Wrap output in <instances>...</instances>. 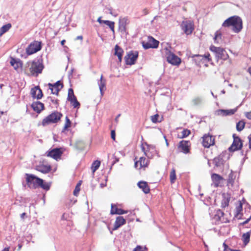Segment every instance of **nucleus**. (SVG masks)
<instances>
[{"mask_svg": "<svg viewBox=\"0 0 251 251\" xmlns=\"http://www.w3.org/2000/svg\"><path fill=\"white\" fill-rule=\"evenodd\" d=\"M249 148L251 149V138L249 137Z\"/></svg>", "mask_w": 251, "mask_h": 251, "instance_id": "63", "label": "nucleus"}, {"mask_svg": "<svg viewBox=\"0 0 251 251\" xmlns=\"http://www.w3.org/2000/svg\"><path fill=\"white\" fill-rule=\"evenodd\" d=\"M138 53L137 51L127 54L125 57L126 64L130 65L134 64L138 58Z\"/></svg>", "mask_w": 251, "mask_h": 251, "instance_id": "15", "label": "nucleus"}, {"mask_svg": "<svg viewBox=\"0 0 251 251\" xmlns=\"http://www.w3.org/2000/svg\"><path fill=\"white\" fill-rule=\"evenodd\" d=\"M75 146L77 150H82L84 148L85 144L82 141H77L75 143Z\"/></svg>", "mask_w": 251, "mask_h": 251, "instance_id": "39", "label": "nucleus"}, {"mask_svg": "<svg viewBox=\"0 0 251 251\" xmlns=\"http://www.w3.org/2000/svg\"><path fill=\"white\" fill-rule=\"evenodd\" d=\"M12 25L10 23H8L3 25L0 28V37L4 33L7 32L11 27Z\"/></svg>", "mask_w": 251, "mask_h": 251, "instance_id": "29", "label": "nucleus"}, {"mask_svg": "<svg viewBox=\"0 0 251 251\" xmlns=\"http://www.w3.org/2000/svg\"><path fill=\"white\" fill-rule=\"evenodd\" d=\"M48 99L50 100L51 102L56 106L57 107L58 105V100L57 99H53L51 97H48Z\"/></svg>", "mask_w": 251, "mask_h": 251, "instance_id": "46", "label": "nucleus"}, {"mask_svg": "<svg viewBox=\"0 0 251 251\" xmlns=\"http://www.w3.org/2000/svg\"><path fill=\"white\" fill-rule=\"evenodd\" d=\"M232 173H231L228 175V178L227 181L228 183H231L232 181Z\"/></svg>", "mask_w": 251, "mask_h": 251, "instance_id": "53", "label": "nucleus"}, {"mask_svg": "<svg viewBox=\"0 0 251 251\" xmlns=\"http://www.w3.org/2000/svg\"><path fill=\"white\" fill-rule=\"evenodd\" d=\"M26 67L28 68L32 75H35L36 76L41 74L44 68L43 64L38 60L28 61L26 64Z\"/></svg>", "mask_w": 251, "mask_h": 251, "instance_id": "3", "label": "nucleus"}, {"mask_svg": "<svg viewBox=\"0 0 251 251\" xmlns=\"http://www.w3.org/2000/svg\"><path fill=\"white\" fill-rule=\"evenodd\" d=\"M224 213L220 209H218L216 211V213L215 214L214 218L216 221H221V218L223 217Z\"/></svg>", "mask_w": 251, "mask_h": 251, "instance_id": "34", "label": "nucleus"}, {"mask_svg": "<svg viewBox=\"0 0 251 251\" xmlns=\"http://www.w3.org/2000/svg\"><path fill=\"white\" fill-rule=\"evenodd\" d=\"M48 85L49 86L50 89L51 91V93L57 96L58 95L59 91L63 86V84L60 82V81H57L53 84L51 83H49Z\"/></svg>", "mask_w": 251, "mask_h": 251, "instance_id": "16", "label": "nucleus"}, {"mask_svg": "<svg viewBox=\"0 0 251 251\" xmlns=\"http://www.w3.org/2000/svg\"><path fill=\"white\" fill-rule=\"evenodd\" d=\"M245 123L243 121H240L236 124V129L238 131H241L245 127Z\"/></svg>", "mask_w": 251, "mask_h": 251, "instance_id": "37", "label": "nucleus"}, {"mask_svg": "<svg viewBox=\"0 0 251 251\" xmlns=\"http://www.w3.org/2000/svg\"><path fill=\"white\" fill-rule=\"evenodd\" d=\"M98 85L99 89L101 95H103V90L104 88L105 89L106 81L103 79V75H101L100 80L98 81Z\"/></svg>", "mask_w": 251, "mask_h": 251, "instance_id": "28", "label": "nucleus"}, {"mask_svg": "<svg viewBox=\"0 0 251 251\" xmlns=\"http://www.w3.org/2000/svg\"><path fill=\"white\" fill-rule=\"evenodd\" d=\"M25 176L27 185L30 188L36 189L41 187L46 190L50 189V185L47 182H44L42 179L32 174H25Z\"/></svg>", "mask_w": 251, "mask_h": 251, "instance_id": "1", "label": "nucleus"}, {"mask_svg": "<svg viewBox=\"0 0 251 251\" xmlns=\"http://www.w3.org/2000/svg\"><path fill=\"white\" fill-rule=\"evenodd\" d=\"M191 102L193 105H199L202 103V99L200 97H195L192 99Z\"/></svg>", "mask_w": 251, "mask_h": 251, "instance_id": "33", "label": "nucleus"}, {"mask_svg": "<svg viewBox=\"0 0 251 251\" xmlns=\"http://www.w3.org/2000/svg\"><path fill=\"white\" fill-rule=\"evenodd\" d=\"M233 142L231 146L229 148V151H234L240 150L243 146L241 139L239 137L236 136L235 134L233 135Z\"/></svg>", "mask_w": 251, "mask_h": 251, "instance_id": "11", "label": "nucleus"}, {"mask_svg": "<svg viewBox=\"0 0 251 251\" xmlns=\"http://www.w3.org/2000/svg\"><path fill=\"white\" fill-rule=\"evenodd\" d=\"M115 136H116V135H115V130H111V138L113 140H115Z\"/></svg>", "mask_w": 251, "mask_h": 251, "instance_id": "52", "label": "nucleus"}, {"mask_svg": "<svg viewBox=\"0 0 251 251\" xmlns=\"http://www.w3.org/2000/svg\"><path fill=\"white\" fill-rule=\"evenodd\" d=\"M223 199L221 203V206L225 208L228 205L230 197L228 194L224 193L222 195Z\"/></svg>", "mask_w": 251, "mask_h": 251, "instance_id": "24", "label": "nucleus"}, {"mask_svg": "<svg viewBox=\"0 0 251 251\" xmlns=\"http://www.w3.org/2000/svg\"><path fill=\"white\" fill-rule=\"evenodd\" d=\"M211 178L212 181L214 183H216L217 184L223 179L221 176L217 174H213L211 176Z\"/></svg>", "mask_w": 251, "mask_h": 251, "instance_id": "32", "label": "nucleus"}, {"mask_svg": "<svg viewBox=\"0 0 251 251\" xmlns=\"http://www.w3.org/2000/svg\"><path fill=\"white\" fill-rule=\"evenodd\" d=\"M223 27H231L232 30L235 33H239L243 28L242 20L237 16L230 17L226 20L222 24Z\"/></svg>", "mask_w": 251, "mask_h": 251, "instance_id": "2", "label": "nucleus"}, {"mask_svg": "<svg viewBox=\"0 0 251 251\" xmlns=\"http://www.w3.org/2000/svg\"><path fill=\"white\" fill-rule=\"evenodd\" d=\"M165 55L167 61L174 65H178L181 62V59L177 55L172 53L170 50L168 49V47L165 48Z\"/></svg>", "mask_w": 251, "mask_h": 251, "instance_id": "6", "label": "nucleus"}, {"mask_svg": "<svg viewBox=\"0 0 251 251\" xmlns=\"http://www.w3.org/2000/svg\"><path fill=\"white\" fill-rule=\"evenodd\" d=\"M134 251H143L142 250V249L140 247H139V248H137L135 249Z\"/></svg>", "mask_w": 251, "mask_h": 251, "instance_id": "59", "label": "nucleus"}, {"mask_svg": "<svg viewBox=\"0 0 251 251\" xmlns=\"http://www.w3.org/2000/svg\"><path fill=\"white\" fill-rule=\"evenodd\" d=\"M63 153L62 151L60 148L53 149L46 152V155L48 157H50L56 160L60 159Z\"/></svg>", "mask_w": 251, "mask_h": 251, "instance_id": "14", "label": "nucleus"}, {"mask_svg": "<svg viewBox=\"0 0 251 251\" xmlns=\"http://www.w3.org/2000/svg\"><path fill=\"white\" fill-rule=\"evenodd\" d=\"M227 158L228 157L226 156V154H220L219 156L214 158L213 163L215 167L220 169H223L224 164L226 162V160Z\"/></svg>", "mask_w": 251, "mask_h": 251, "instance_id": "8", "label": "nucleus"}, {"mask_svg": "<svg viewBox=\"0 0 251 251\" xmlns=\"http://www.w3.org/2000/svg\"><path fill=\"white\" fill-rule=\"evenodd\" d=\"M138 186L145 194H148L150 192V189L146 182L140 181L138 183Z\"/></svg>", "mask_w": 251, "mask_h": 251, "instance_id": "25", "label": "nucleus"}, {"mask_svg": "<svg viewBox=\"0 0 251 251\" xmlns=\"http://www.w3.org/2000/svg\"><path fill=\"white\" fill-rule=\"evenodd\" d=\"M101 17H99L98 20H97V21L100 23V24H102V23H104V22L105 21V20H102L101 19Z\"/></svg>", "mask_w": 251, "mask_h": 251, "instance_id": "57", "label": "nucleus"}, {"mask_svg": "<svg viewBox=\"0 0 251 251\" xmlns=\"http://www.w3.org/2000/svg\"><path fill=\"white\" fill-rule=\"evenodd\" d=\"M149 13V10L147 8H144L142 10V14L143 15H146Z\"/></svg>", "mask_w": 251, "mask_h": 251, "instance_id": "55", "label": "nucleus"}, {"mask_svg": "<svg viewBox=\"0 0 251 251\" xmlns=\"http://www.w3.org/2000/svg\"><path fill=\"white\" fill-rule=\"evenodd\" d=\"M245 115L247 118L249 120H251V112H246Z\"/></svg>", "mask_w": 251, "mask_h": 251, "instance_id": "54", "label": "nucleus"}, {"mask_svg": "<svg viewBox=\"0 0 251 251\" xmlns=\"http://www.w3.org/2000/svg\"><path fill=\"white\" fill-rule=\"evenodd\" d=\"M126 220L122 216H118L117 217L116 221L115 222L113 228L112 230H117L118 228H119L122 226L126 224Z\"/></svg>", "mask_w": 251, "mask_h": 251, "instance_id": "20", "label": "nucleus"}, {"mask_svg": "<svg viewBox=\"0 0 251 251\" xmlns=\"http://www.w3.org/2000/svg\"><path fill=\"white\" fill-rule=\"evenodd\" d=\"M170 178L171 183H174L176 179V171L175 169H172L170 172Z\"/></svg>", "mask_w": 251, "mask_h": 251, "instance_id": "38", "label": "nucleus"}, {"mask_svg": "<svg viewBox=\"0 0 251 251\" xmlns=\"http://www.w3.org/2000/svg\"><path fill=\"white\" fill-rule=\"evenodd\" d=\"M100 164V162L98 160L95 161L92 165L91 170L94 173L98 169Z\"/></svg>", "mask_w": 251, "mask_h": 251, "instance_id": "36", "label": "nucleus"}, {"mask_svg": "<svg viewBox=\"0 0 251 251\" xmlns=\"http://www.w3.org/2000/svg\"><path fill=\"white\" fill-rule=\"evenodd\" d=\"M251 216L248 218V219H247L245 221H244V222L242 223H240V225H244L247 223H249V222L251 220Z\"/></svg>", "mask_w": 251, "mask_h": 251, "instance_id": "56", "label": "nucleus"}, {"mask_svg": "<svg viewBox=\"0 0 251 251\" xmlns=\"http://www.w3.org/2000/svg\"><path fill=\"white\" fill-rule=\"evenodd\" d=\"M158 117H159V115L157 114H156L153 116H152L151 117V120L152 122H153L154 123H156L157 122H160L158 120Z\"/></svg>", "mask_w": 251, "mask_h": 251, "instance_id": "45", "label": "nucleus"}, {"mask_svg": "<svg viewBox=\"0 0 251 251\" xmlns=\"http://www.w3.org/2000/svg\"><path fill=\"white\" fill-rule=\"evenodd\" d=\"M124 51L123 49L120 48L118 45H116L115 47V55H117L118 57L119 62H121L122 59V56Z\"/></svg>", "mask_w": 251, "mask_h": 251, "instance_id": "27", "label": "nucleus"}, {"mask_svg": "<svg viewBox=\"0 0 251 251\" xmlns=\"http://www.w3.org/2000/svg\"><path fill=\"white\" fill-rule=\"evenodd\" d=\"M142 151L144 152V154L148 158H151L152 155L150 153V150L148 149L147 147L146 148L144 144L141 145Z\"/></svg>", "mask_w": 251, "mask_h": 251, "instance_id": "35", "label": "nucleus"}, {"mask_svg": "<svg viewBox=\"0 0 251 251\" xmlns=\"http://www.w3.org/2000/svg\"><path fill=\"white\" fill-rule=\"evenodd\" d=\"M181 135L180 137V138H184L190 135L191 133V131L190 130L188 129H184L183 130V131L181 132Z\"/></svg>", "mask_w": 251, "mask_h": 251, "instance_id": "43", "label": "nucleus"}, {"mask_svg": "<svg viewBox=\"0 0 251 251\" xmlns=\"http://www.w3.org/2000/svg\"><path fill=\"white\" fill-rule=\"evenodd\" d=\"M109 14L114 16V17H116L118 15V14L113 10L112 8H109L108 9Z\"/></svg>", "mask_w": 251, "mask_h": 251, "instance_id": "49", "label": "nucleus"}, {"mask_svg": "<svg viewBox=\"0 0 251 251\" xmlns=\"http://www.w3.org/2000/svg\"><path fill=\"white\" fill-rule=\"evenodd\" d=\"M111 211L110 213L111 214H118L122 215L124 214L127 213V211H125L123 209L118 208L116 206H115L113 204H111Z\"/></svg>", "mask_w": 251, "mask_h": 251, "instance_id": "23", "label": "nucleus"}, {"mask_svg": "<svg viewBox=\"0 0 251 251\" xmlns=\"http://www.w3.org/2000/svg\"><path fill=\"white\" fill-rule=\"evenodd\" d=\"M143 144H144V145L145 146H146L147 147V148H148V149H149V150H150V151H154V150L155 147L153 145H149L146 142H145Z\"/></svg>", "mask_w": 251, "mask_h": 251, "instance_id": "47", "label": "nucleus"}, {"mask_svg": "<svg viewBox=\"0 0 251 251\" xmlns=\"http://www.w3.org/2000/svg\"><path fill=\"white\" fill-rule=\"evenodd\" d=\"M31 107L37 113H39L44 109V104L40 101H35L31 104Z\"/></svg>", "mask_w": 251, "mask_h": 251, "instance_id": "22", "label": "nucleus"}, {"mask_svg": "<svg viewBox=\"0 0 251 251\" xmlns=\"http://www.w3.org/2000/svg\"><path fill=\"white\" fill-rule=\"evenodd\" d=\"M129 23L127 17L120 18L119 20V27L121 32H125L126 30V25Z\"/></svg>", "mask_w": 251, "mask_h": 251, "instance_id": "17", "label": "nucleus"}, {"mask_svg": "<svg viewBox=\"0 0 251 251\" xmlns=\"http://www.w3.org/2000/svg\"><path fill=\"white\" fill-rule=\"evenodd\" d=\"M251 233V230L246 233H244L242 235V240L245 245H247L250 241V236Z\"/></svg>", "mask_w": 251, "mask_h": 251, "instance_id": "30", "label": "nucleus"}, {"mask_svg": "<svg viewBox=\"0 0 251 251\" xmlns=\"http://www.w3.org/2000/svg\"><path fill=\"white\" fill-rule=\"evenodd\" d=\"M248 72L251 75V66L248 68Z\"/></svg>", "mask_w": 251, "mask_h": 251, "instance_id": "64", "label": "nucleus"}, {"mask_svg": "<svg viewBox=\"0 0 251 251\" xmlns=\"http://www.w3.org/2000/svg\"><path fill=\"white\" fill-rule=\"evenodd\" d=\"M36 169L43 174H47L51 170V167L49 165L40 164L36 167Z\"/></svg>", "mask_w": 251, "mask_h": 251, "instance_id": "21", "label": "nucleus"}, {"mask_svg": "<svg viewBox=\"0 0 251 251\" xmlns=\"http://www.w3.org/2000/svg\"><path fill=\"white\" fill-rule=\"evenodd\" d=\"M41 49V42L38 41H34L30 44V45L26 49V52L28 55H31L37 52Z\"/></svg>", "mask_w": 251, "mask_h": 251, "instance_id": "7", "label": "nucleus"}, {"mask_svg": "<svg viewBox=\"0 0 251 251\" xmlns=\"http://www.w3.org/2000/svg\"><path fill=\"white\" fill-rule=\"evenodd\" d=\"M25 213H23L21 215V218L22 219H24V217H25Z\"/></svg>", "mask_w": 251, "mask_h": 251, "instance_id": "62", "label": "nucleus"}, {"mask_svg": "<svg viewBox=\"0 0 251 251\" xmlns=\"http://www.w3.org/2000/svg\"><path fill=\"white\" fill-rule=\"evenodd\" d=\"M159 42L155 40L151 36H149L148 41L147 42H143L142 43L143 47L145 49H149L150 48L156 49L158 48Z\"/></svg>", "mask_w": 251, "mask_h": 251, "instance_id": "9", "label": "nucleus"}, {"mask_svg": "<svg viewBox=\"0 0 251 251\" xmlns=\"http://www.w3.org/2000/svg\"><path fill=\"white\" fill-rule=\"evenodd\" d=\"M30 93L32 97L34 99H40L43 97L42 90L38 86H36L32 88Z\"/></svg>", "mask_w": 251, "mask_h": 251, "instance_id": "18", "label": "nucleus"}, {"mask_svg": "<svg viewBox=\"0 0 251 251\" xmlns=\"http://www.w3.org/2000/svg\"><path fill=\"white\" fill-rule=\"evenodd\" d=\"M223 246L224 247V251H232V250L228 248V247L224 243L223 244Z\"/></svg>", "mask_w": 251, "mask_h": 251, "instance_id": "50", "label": "nucleus"}, {"mask_svg": "<svg viewBox=\"0 0 251 251\" xmlns=\"http://www.w3.org/2000/svg\"><path fill=\"white\" fill-rule=\"evenodd\" d=\"M120 116H121V114H118V115L116 116V118H115V122H117V123H118V119H119V118Z\"/></svg>", "mask_w": 251, "mask_h": 251, "instance_id": "58", "label": "nucleus"}, {"mask_svg": "<svg viewBox=\"0 0 251 251\" xmlns=\"http://www.w3.org/2000/svg\"><path fill=\"white\" fill-rule=\"evenodd\" d=\"M65 121V124L62 130V132L67 130L68 128L70 127L71 126V122L67 116L66 117Z\"/></svg>", "mask_w": 251, "mask_h": 251, "instance_id": "40", "label": "nucleus"}, {"mask_svg": "<svg viewBox=\"0 0 251 251\" xmlns=\"http://www.w3.org/2000/svg\"><path fill=\"white\" fill-rule=\"evenodd\" d=\"M180 26L186 35L191 34L194 29L193 23L190 21H183Z\"/></svg>", "mask_w": 251, "mask_h": 251, "instance_id": "10", "label": "nucleus"}, {"mask_svg": "<svg viewBox=\"0 0 251 251\" xmlns=\"http://www.w3.org/2000/svg\"><path fill=\"white\" fill-rule=\"evenodd\" d=\"M210 50L214 53L215 58L218 62L220 59L226 60L229 56L226 50L221 47H216L212 45L210 47Z\"/></svg>", "mask_w": 251, "mask_h": 251, "instance_id": "5", "label": "nucleus"}, {"mask_svg": "<svg viewBox=\"0 0 251 251\" xmlns=\"http://www.w3.org/2000/svg\"><path fill=\"white\" fill-rule=\"evenodd\" d=\"M222 35L220 32L218 31H216L215 33V36L214 37V40L215 43H218L217 41L219 38H221Z\"/></svg>", "mask_w": 251, "mask_h": 251, "instance_id": "44", "label": "nucleus"}, {"mask_svg": "<svg viewBox=\"0 0 251 251\" xmlns=\"http://www.w3.org/2000/svg\"><path fill=\"white\" fill-rule=\"evenodd\" d=\"M62 117V113L57 111H54L45 118L42 121V124L43 126H46L50 124L57 123Z\"/></svg>", "mask_w": 251, "mask_h": 251, "instance_id": "4", "label": "nucleus"}, {"mask_svg": "<svg viewBox=\"0 0 251 251\" xmlns=\"http://www.w3.org/2000/svg\"><path fill=\"white\" fill-rule=\"evenodd\" d=\"M138 163H139V161H136L135 162V163H134V167L135 168H137L138 167Z\"/></svg>", "mask_w": 251, "mask_h": 251, "instance_id": "61", "label": "nucleus"}, {"mask_svg": "<svg viewBox=\"0 0 251 251\" xmlns=\"http://www.w3.org/2000/svg\"><path fill=\"white\" fill-rule=\"evenodd\" d=\"M190 143L189 141L182 140L179 142L178 148L184 153H187L189 152V146Z\"/></svg>", "mask_w": 251, "mask_h": 251, "instance_id": "19", "label": "nucleus"}, {"mask_svg": "<svg viewBox=\"0 0 251 251\" xmlns=\"http://www.w3.org/2000/svg\"><path fill=\"white\" fill-rule=\"evenodd\" d=\"M194 56L197 57L199 59H200L201 60L203 59H206L207 60V61L208 62H210V61H211V58H210V55L209 53H205L203 55L197 54V55H195L193 57H194Z\"/></svg>", "mask_w": 251, "mask_h": 251, "instance_id": "31", "label": "nucleus"}, {"mask_svg": "<svg viewBox=\"0 0 251 251\" xmlns=\"http://www.w3.org/2000/svg\"><path fill=\"white\" fill-rule=\"evenodd\" d=\"M104 24L106 25L107 26L109 27L110 29L112 30V31L114 33V22H111L108 20H105L104 22Z\"/></svg>", "mask_w": 251, "mask_h": 251, "instance_id": "41", "label": "nucleus"}, {"mask_svg": "<svg viewBox=\"0 0 251 251\" xmlns=\"http://www.w3.org/2000/svg\"><path fill=\"white\" fill-rule=\"evenodd\" d=\"M67 100L70 101L74 108H78L80 106V103L77 101L76 97L75 96L73 89L69 88L67 97Z\"/></svg>", "mask_w": 251, "mask_h": 251, "instance_id": "12", "label": "nucleus"}, {"mask_svg": "<svg viewBox=\"0 0 251 251\" xmlns=\"http://www.w3.org/2000/svg\"><path fill=\"white\" fill-rule=\"evenodd\" d=\"M236 111V109H229V110H224L221 109L219 110L218 112L219 115H221L222 116H227V115H231L235 113Z\"/></svg>", "mask_w": 251, "mask_h": 251, "instance_id": "26", "label": "nucleus"}, {"mask_svg": "<svg viewBox=\"0 0 251 251\" xmlns=\"http://www.w3.org/2000/svg\"><path fill=\"white\" fill-rule=\"evenodd\" d=\"M11 65L14 67V68H16L18 67V65H17L16 66H15V64H16V61L14 59L12 58L10 61Z\"/></svg>", "mask_w": 251, "mask_h": 251, "instance_id": "51", "label": "nucleus"}, {"mask_svg": "<svg viewBox=\"0 0 251 251\" xmlns=\"http://www.w3.org/2000/svg\"><path fill=\"white\" fill-rule=\"evenodd\" d=\"M9 251V248L6 247L4 248L1 251Z\"/></svg>", "mask_w": 251, "mask_h": 251, "instance_id": "60", "label": "nucleus"}, {"mask_svg": "<svg viewBox=\"0 0 251 251\" xmlns=\"http://www.w3.org/2000/svg\"><path fill=\"white\" fill-rule=\"evenodd\" d=\"M215 138L209 134H205L202 137V145L204 148H208L214 145Z\"/></svg>", "mask_w": 251, "mask_h": 251, "instance_id": "13", "label": "nucleus"}, {"mask_svg": "<svg viewBox=\"0 0 251 251\" xmlns=\"http://www.w3.org/2000/svg\"><path fill=\"white\" fill-rule=\"evenodd\" d=\"M80 191V188H79V185H76L75 189L74 191V195L75 196H77Z\"/></svg>", "mask_w": 251, "mask_h": 251, "instance_id": "48", "label": "nucleus"}, {"mask_svg": "<svg viewBox=\"0 0 251 251\" xmlns=\"http://www.w3.org/2000/svg\"><path fill=\"white\" fill-rule=\"evenodd\" d=\"M139 162L140 163V168L146 167L147 165V160L145 157H141Z\"/></svg>", "mask_w": 251, "mask_h": 251, "instance_id": "42", "label": "nucleus"}]
</instances>
